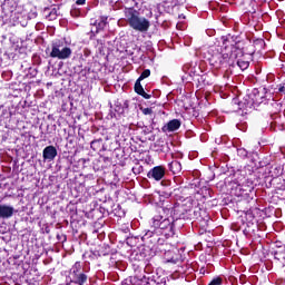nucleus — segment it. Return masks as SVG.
Here are the masks:
<instances>
[{"label": "nucleus", "instance_id": "obj_1", "mask_svg": "<svg viewBox=\"0 0 285 285\" xmlns=\"http://www.w3.org/2000/svg\"><path fill=\"white\" fill-rule=\"evenodd\" d=\"M238 55H244V51L237 46L232 47V55L222 53V47L219 46H212L206 50L205 59H207L214 68H222L224 63L228 62L230 57H237Z\"/></svg>", "mask_w": 285, "mask_h": 285}, {"label": "nucleus", "instance_id": "obj_2", "mask_svg": "<svg viewBox=\"0 0 285 285\" xmlns=\"http://www.w3.org/2000/svg\"><path fill=\"white\" fill-rule=\"evenodd\" d=\"M127 23L137 32H148L150 28V21L145 17L139 16V11L134 8L125 11Z\"/></svg>", "mask_w": 285, "mask_h": 285}, {"label": "nucleus", "instance_id": "obj_3", "mask_svg": "<svg viewBox=\"0 0 285 285\" xmlns=\"http://www.w3.org/2000/svg\"><path fill=\"white\" fill-rule=\"evenodd\" d=\"M49 57H51V59H59L63 61L72 57V49L63 45L62 41H56L51 45V51L49 53Z\"/></svg>", "mask_w": 285, "mask_h": 285}, {"label": "nucleus", "instance_id": "obj_4", "mask_svg": "<svg viewBox=\"0 0 285 285\" xmlns=\"http://www.w3.org/2000/svg\"><path fill=\"white\" fill-rule=\"evenodd\" d=\"M69 279L70 284L86 285V283L88 282V275H86L83 266H81V262H76L70 268Z\"/></svg>", "mask_w": 285, "mask_h": 285}, {"label": "nucleus", "instance_id": "obj_5", "mask_svg": "<svg viewBox=\"0 0 285 285\" xmlns=\"http://www.w3.org/2000/svg\"><path fill=\"white\" fill-rule=\"evenodd\" d=\"M175 219L156 215L153 218V228H160V230H169L171 235H175Z\"/></svg>", "mask_w": 285, "mask_h": 285}, {"label": "nucleus", "instance_id": "obj_6", "mask_svg": "<svg viewBox=\"0 0 285 285\" xmlns=\"http://www.w3.org/2000/svg\"><path fill=\"white\" fill-rule=\"evenodd\" d=\"M147 177L155 181H161L166 177V168L164 166H156L147 173Z\"/></svg>", "mask_w": 285, "mask_h": 285}, {"label": "nucleus", "instance_id": "obj_7", "mask_svg": "<svg viewBox=\"0 0 285 285\" xmlns=\"http://www.w3.org/2000/svg\"><path fill=\"white\" fill-rule=\"evenodd\" d=\"M183 72H185L181 78L183 81H190V79L197 75V67H193V65L187 63L183 67Z\"/></svg>", "mask_w": 285, "mask_h": 285}, {"label": "nucleus", "instance_id": "obj_8", "mask_svg": "<svg viewBox=\"0 0 285 285\" xmlns=\"http://www.w3.org/2000/svg\"><path fill=\"white\" fill-rule=\"evenodd\" d=\"M43 161H55L57 148L52 145L47 146L42 151Z\"/></svg>", "mask_w": 285, "mask_h": 285}, {"label": "nucleus", "instance_id": "obj_9", "mask_svg": "<svg viewBox=\"0 0 285 285\" xmlns=\"http://www.w3.org/2000/svg\"><path fill=\"white\" fill-rule=\"evenodd\" d=\"M14 215V207L10 205H0V217L2 219H10Z\"/></svg>", "mask_w": 285, "mask_h": 285}, {"label": "nucleus", "instance_id": "obj_10", "mask_svg": "<svg viewBox=\"0 0 285 285\" xmlns=\"http://www.w3.org/2000/svg\"><path fill=\"white\" fill-rule=\"evenodd\" d=\"M108 18L101 17L99 20H96L94 23V27L91 28V32H101L104 28H106V24L108 23Z\"/></svg>", "mask_w": 285, "mask_h": 285}, {"label": "nucleus", "instance_id": "obj_11", "mask_svg": "<svg viewBox=\"0 0 285 285\" xmlns=\"http://www.w3.org/2000/svg\"><path fill=\"white\" fill-rule=\"evenodd\" d=\"M181 128V121L179 119H173L163 128V130H167L168 132H175V130H179Z\"/></svg>", "mask_w": 285, "mask_h": 285}, {"label": "nucleus", "instance_id": "obj_12", "mask_svg": "<svg viewBox=\"0 0 285 285\" xmlns=\"http://www.w3.org/2000/svg\"><path fill=\"white\" fill-rule=\"evenodd\" d=\"M168 168L174 175H179V173H181V163L173 160L168 164Z\"/></svg>", "mask_w": 285, "mask_h": 285}, {"label": "nucleus", "instance_id": "obj_13", "mask_svg": "<svg viewBox=\"0 0 285 285\" xmlns=\"http://www.w3.org/2000/svg\"><path fill=\"white\" fill-rule=\"evenodd\" d=\"M282 173H284V169H282V166H276L271 170L272 177H279Z\"/></svg>", "mask_w": 285, "mask_h": 285}, {"label": "nucleus", "instance_id": "obj_14", "mask_svg": "<svg viewBox=\"0 0 285 285\" xmlns=\"http://www.w3.org/2000/svg\"><path fill=\"white\" fill-rule=\"evenodd\" d=\"M237 66L240 68V70H246V69H248V66H250V62L243 60V59H238Z\"/></svg>", "mask_w": 285, "mask_h": 285}, {"label": "nucleus", "instance_id": "obj_15", "mask_svg": "<svg viewBox=\"0 0 285 285\" xmlns=\"http://www.w3.org/2000/svg\"><path fill=\"white\" fill-rule=\"evenodd\" d=\"M144 86H141V80H136L135 82V92H137V95H140L141 92H144Z\"/></svg>", "mask_w": 285, "mask_h": 285}, {"label": "nucleus", "instance_id": "obj_16", "mask_svg": "<svg viewBox=\"0 0 285 285\" xmlns=\"http://www.w3.org/2000/svg\"><path fill=\"white\" fill-rule=\"evenodd\" d=\"M101 141H102L101 138H100V139L92 140V141L90 142L91 148H92L94 150H99V148H101Z\"/></svg>", "mask_w": 285, "mask_h": 285}, {"label": "nucleus", "instance_id": "obj_17", "mask_svg": "<svg viewBox=\"0 0 285 285\" xmlns=\"http://www.w3.org/2000/svg\"><path fill=\"white\" fill-rule=\"evenodd\" d=\"M150 77V69H145L138 78V81H144V79H148Z\"/></svg>", "mask_w": 285, "mask_h": 285}, {"label": "nucleus", "instance_id": "obj_18", "mask_svg": "<svg viewBox=\"0 0 285 285\" xmlns=\"http://www.w3.org/2000/svg\"><path fill=\"white\" fill-rule=\"evenodd\" d=\"M238 157H242L243 159H246L248 157V151L245 148H238L237 149Z\"/></svg>", "mask_w": 285, "mask_h": 285}, {"label": "nucleus", "instance_id": "obj_19", "mask_svg": "<svg viewBox=\"0 0 285 285\" xmlns=\"http://www.w3.org/2000/svg\"><path fill=\"white\" fill-rule=\"evenodd\" d=\"M151 237H155V229L147 230L142 236V239H150Z\"/></svg>", "mask_w": 285, "mask_h": 285}, {"label": "nucleus", "instance_id": "obj_20", "mask_svg": "<svg viewBox=\"0 0 285 285\" xmlns=\"http://www.w3.org/2000/svg\"><path fill=\"white\" fill-rule=\"evenodd\" d=\"M142 115H153V108L140 107Z\"/></svg>", "mask_w": 285, "mask_h": 285}, {"label": "nucleus", "instance_id": "obj_21", "mask_svg": "<svg viewBox=\"0 0 285 285\" xmlns=\"http://www.w3.org/2000/svg\"><path fill=\"white\" fill-rule=\"evenodd\" d=\"M57 9H52L50 12H49V19H57Z\"/></svg>", "mask_w": 285, "mask_h": 285}, {"label": "nucleus", "instance_id": "obj_22", "mask_svg": "<svg viewBox=\"0 0 285 285\" xmlns=\"http://www.w3.org/2000/svg\"><path fill=\"white\" fill-rule=\"evenodd\" d=\"M140 97H144V99H150V97H153V95L146 94V91H144L140 94Z\"/></svg>", "mask_w": 285, "mask_h": 285}, {"label": "nucleus", "instance_id": "obj_23", "mask_svg": "<svg viewBox=\"0 0 285 285\" xmlns=\"http://www.w3.org/2000/svg\"><path fill=\"white\" fill-rule=\"evenodd\" d=\"M76 3H77L78 6H83V3H86V0H77Z\"/></svg>", "mask_w": 285, "mask_h": 285}, {"label": "nucleus", "instance_id": "obj_24", "mask_svg": "<svg viewBox=\"0 0 285 285\" xmlns=\"http://www.w3.org/2000/svg\"><path fill=\"white\" fill-rule=\"evenodd\" d=\"M278 91L279 92H285V87L284 86H279Z\"/></svg>", "mask_w": 285, "mask_h": 285}, {"label": "nucleus", "instance_id": "obj_25", "mask_svg": "<svg viewBox=\"0 0 285 285\" xmlns=\"http://www.w3.org/2000/svg\"><path fill=\"white\" fill-rule=\"evenodd\" d=\"M275 259H277V253H275Z\"/></svg>", "mask_w": 285, "mask_h": 285}, {"label": "nucleus", "instance_id": "obj_26", "mask_svg": "<svg viewBox=\"0 0 285 285\" xmlns=\"http://www.w3.org/2000/svg\"><path fill=\"white\" fill-rule=\"evenodd\" d=\"M67 285H70V283H67Z\"/></svg>", "mask_w": 285, "mask_h": 285}]
</instances>
